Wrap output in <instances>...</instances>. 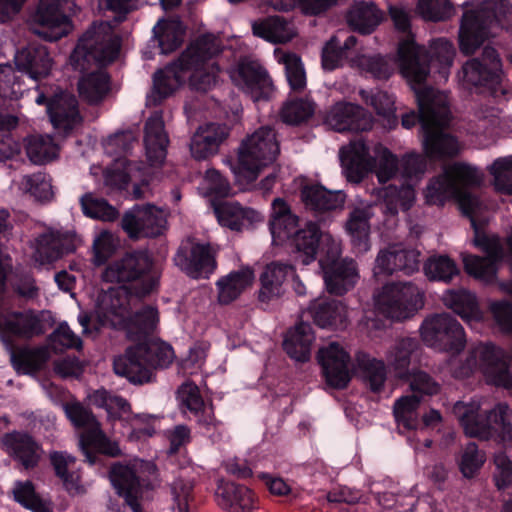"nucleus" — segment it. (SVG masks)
<instances>
[{
  "instance_id": "obj_46",
  "label": "nucleus",
  "mask_w": 512,
  "mask_h": 512,
  "mask_svg": "<svg viewBox=\"0 0 512 512\" xmlns=\"http://www.w3.org/2000/svg\"><path fill=\"white\" fill-rule=\"evenodd\" d=\"M301 195L307 207L318 211L340 208L345 201L341 191H329L320 185L305 186Z\"/></svg>"
},
{
  "instance_id": "obj_6",
  "label": "nucleus",
  "mask_w": 512,
  "mask_h": 512,
  "mask_svg": "<svg viewBox=\"0 0 512 512\" xmlns=\"http://www.w3.org/2000/svg\"><path fill=\"white\" fill-rule=\"evenodd\" d=\"M510 356L502 348L487 342L475 345L464 362L451 358L448 370L455 378H466L479 371L488 384L510 389L512 387V373L509 368Z\"/></svg>"
},
{
  "instance_id": "obj_26",
  "label": "nucleus",
  "mask_w": 512,
  "mask_h": 512,
  "mask_svg": "<svg viewBox=\"0 0 512 512\" xmlns=\"http://www.w3.org/2000/svg\"><path fill=\"white\" fill-rule=\"evenodd\" d=\"M215 501L226 512H255L257 509L255 495L249 488L224 480L217 484Z\"/></svg>"
},
{
  "instance_id": "obj_11",
  "label": "nucleus",
  "mask_w": 512,
  "mask_h": 512,
  "mask_svg": "<svg viewBox=\"0 0 512 512\" xmlns=\"http://www.w3.org/2000/svg\"><path fill=\"white\" fill-rule=\"evenodd\" d=\"M120 39L113 32L109 22L93 24L79 39L70 56V63L75 70L84 71L92 64L112 62L118 55Z\"/></svg>"
},
{
  "instance_id": "obj_56",
  "label": "nucleus",
  "mask_w": 512,
  "mask_h": 512,
  "mask_svg": "<svg viewBox=\"0 0 512 512\" xmlns=\"http://www.w3.org/2000/svg\"><path fill=\"white\" fill-rule=\"evenodd\" d=\"M28 158L34 164H44L58 156L59 147L50 136H30L25 140Z\"/></svg>"
},
{
  "instance_id": "obj_49",
  "label": "nucleus",
  "mask_w": 512,
  "mask_h": 512,
  "mask_svg": "<svg viewBox=\"0 0 512 512\" xmlns=\"http://www.w3.org/2000/svg\"><path fill=\"white\" fill-rule=\"evenodd\" d=\"M421 397L405 395L397 399L393 405V413L400 430H416L420 426L418 409Z\"/></svg>"
},
{
  "instance_id": "obj_14",
  "label": "nucleus",
  "mask_w": 512,
  "mask_h": 512,
  "mask_svg": "<svg viewBox=\"0 0 512 512\" xmlns=\"http://www.w3.org/2000/svg\"><path fill=\"white\" fill-rule=\"evenodd\" d=\"M87 398L91 405L105 409L111 420L123 418L130 412V405L126 399L103 388L90 392ZM125 419L131 428L129 438L135 441L153 436L159 422V417L151 414L127 415Z\"/></svg>"
},
{
  "instance_id": "obj_42",
  "label": "nucleus",
  "mask_w": 512,
  "mask_h": 512,
  "mask_svg": "<svg viewBox=\"0 0 512 512\" xmlns=\"http://www.w3.org/2000/svg\"><path fill=\"white\" fill-rule=\"evenodd\" d=\"M297 222L298 217L291 213L288 204L281 198L274 199L270 220L273 242L275 244H282L289 240L297 226Z\"/></svg>"
},
{
  "instance_id": "obj_29",
  "label": "nucleus",
  "mask_w": 512,
  "mask_h": 512,
  "mask_svg": "<svg viewBox=\"0 0 512 512\" xmlns=\"http://www.w3.org/2000/svg\"><path fill=\"white\" fill-rule=\"evenodd\" d=\"M47 112L53 126L64 133L72 130L81 121L74 95L61 92L48 101Z\"/></svg>"
},
{
  "instance_id": "obj_58",
  "label": "nucleus",
  "mask_w": 512,
  "mask_h": 512,
  "mask_svg": "<svg viewBox=\"0 0 512 512\" xmlns=\"http://www.w3.org/2000/svg\"><path fill=\"white\" fill-rule=\"evenodd\" d=\"M357 361L362 376L370 389L373 392L382 391L387 378L384 362L368 355H360Z\"/></svg>"
},
{
  "instance_id": "obj_63",
  "label": "nucleus",
  "mask_w": 512,
  "mask_h": 512,
  "mask_svg": "<svg viewBox=\"0 0 512 512\" xmlns=\"http://www.w3.org/2000/svg\"><path fill=\"white\" fill-rule=\"evenodd\" d=\"M314 113V103L309 99H293L287 101L281 112L282 120L297 125L308 120Z\"/></svg>"
},
{
  "instance_id": "obj_52",
  "label": "nucleus",
  "mask_w": 512,
  "mask_h": 512,
  "mask_svg": "<svg viewBox=\"0 0 512 512\" xmlns=\"http://www.w3.org/2000/svg\"><path fill=\"white\" fill-rule=\"evenodd\" d=\"M417 347V342L412 338L397 340L386 354L389 366L393 369L395 376L404 379L408 376V366L411 355Z\"/></svg>"
},
{
  "instance_id": "obj_41",
  "label": "nucleus",
  "mask_w": 512,
  "mask_h": 512,
  "mask_svg": "<svg viewBox=\"0 0 512 512\" xmlns=\"http://www.w3.org/2000/svg\"><path fill=\"white\" fill-rule=\"evenodd\" d=\"M254 281V272L249 267L232 271L217 282L218 301L229 304L236 300Z\"/></svg>"
},
{
  "instance_id": "obj_25",
  "label": "nucleus",
  "mask_w": 512,
  "mask_h": 512,
  "mask_svg": "<svg viewBox=\"0 0 512 512\" xmlns=\"http://www.w3.org/2000/svg\"><path fill=\"white\" fill-rule=\"evenodd\" d=\"M68 233L54 228H45L30 241L33 261L42 266L58 260L66 250Z\"/></svg>"
},
{
  "instance_id": "obj_53",
  "label": "nucleus",
  "mask_w": 512,
  "mask_h": 512,
  "mask_svg": "<svg viewBox=\"0 0 512 512\" xmlns=\"http://www.w3.org/2000/svg\"><path fill=\"white\" fill-rule=\"evenodd\" d=\"M163 54L177 49L183 41L184 27L178 19L159 20L153 28Z\"/></svg>"
},
{
  "instance_id": "obj_16",
  "label": "nucleus",
  "mask_w": 512,
  "mask_h": 512,
  "mask_svg": "<svg viewBox=\"0 0 512 512\" xmlns=\"http://www.w3.org/2000/svg\"><path fill=\"white\" fill-rule=\"evenodd\" d=\"M426 157L429 158L426 154L422 156L411 153L403 158V173L409 183L401 187L390 185L383 189L382 210L384 214L395 216L399 210L406 211L413 205L415 200L413 182H416L426 171Z\"/></svg>"
},
{
  "instance_id": "obj_36",
  "label": "nucleus",
  "mask_w": 512,
  "mask_h": 512,
  "mask_svg": "<svg viewBox=\"0 0 512 512\" xmlns=\"http://www.w3.org/2000/svg\"><path fill=\"white\" fill-rule=\"evenodd\" d=\"M110 480L118 494L125 498V501L133 512H142V508L138 502L142 490L135 470L126 465H114L110 472Z\"/></svg>"
},
{
  "instance_id": "obj_33",
  "label": "nucleus",
  "mask_w": 512,
  "mask_h": 512,
  "mask_svg": "<svg viewBox=\"0 0 512 512\" xmlns=\"http://www.w3.org/2000/svg\"><path fill=\"white\" fill-rule=\"evenodd\" d=\"M255 36L273 44H285L297 36L294 22L282 16H269L252 23Z\"/></svg>"
},
{
  "instance_id": "obj_24",
  "label": "nucleus",
  "mask_w": 512,
  "mask_h": 512,
  "mask_svg": "<svg viewBox=\"0 0 512 512\" xmlns=\"http://www.w3.org/2000/svg\"><path fill=\"white\" fill-rule=\"evenodd\" d=\"M327 383L334 388H345L350 381V356L336 342L322 347L318 353Z\"/></svg>"
},
{
  "instance_id": "obj_7",
  "label": "nucleus",
  "mask_w": 512,
  "mask_h": 512,
  "mask_svg": "<svg viewBox=\"0 0 512 512\" xmlns=\"http://www.w3.org/2000/svg\"><path fill=\"white\" fill-rule=\"evenodd\" d=\"M280 152L273 128L263 126L244 138L238 148V158L225 161L239 183L257 179L263 168L272 164Z\"/></svg>"
},
{
  "instance_id": "obj_27",
  "label": "nucleus",
  "mask_w": 512,
  "mask_h": 512,
  "mask_svg": "<svg viewBox=\"0 0 512 512\" xmlns=\"http://www.w3.org/2000/svg\"><path fill=\"white\" fill-rule=\"evenodd\" d=\"M228 135L229 129L223 124L208 123L200 126L191 138L192 156L197 160H204L216 154Z\"/></svg>"
},
{
  "instance_id": "obj_30",
  "label": "nucleus",
  "mask_w": 512,
  "mask_h": 512,
  "mask_svg": "<svg viewBox=\"0 0 512 512\" xmlns=\"http://www.w3.org/2000/svg\"><path fill=\"white\" fill-rule=\"evenodd\" d=\"M144 144L146 156L151 165L161 164L167 153L168 135L164 128L161 112H154L146 121Z\"/></svg>"
},
{
  "instance_id": "obj_32",
  "label": "nucleus",
  "mask_w": 512,
  "mask_h": 512,
  "mask_svg": "<svg viewBox=\"0 0 512 512\" xmlns=\"http://www.w3.org/2000/svg\"><path fill=\"white\" fill-rule=\"evenodd\" d=\"M322 273L327 291L335 295H343L353 289L360 278L356 262L348 258L322 270Z\"/></svg>"
},
{
  "instance_id": "obj_12",
  "label": "nucleus",
  "mask_w": 512,
  "mask_h": 512,
  "mask_svg": "<svg viewBox=\"0 0 512 512\" xmlns=\"http://www.w3.org/2000/svg\"><path fill=\"white\" fill-rule=\"evenodd\" d=\"M63 408L71 423L77 428L84 429L79 438V446L90 464H94L97 458L90 449L110 457L120 455L121 450L118 443L111 441L105 435L95 416L81 403L69 402Z\"/></svg>"
},
{
  "instance_id": "obj_64",
  "label": "nucleus",
  "mask_w": 512,
  "mask_h": 512,
  "mask_svg": "<svg viewBox=\"0 0 512 512\" xmlns=\"http://www.w3.org/2000/svg\"><path fill=\"white\" fill-rule=\"evenodd\" d=\"M489 171L493 176L495 188L500 192L512 194V155L494 160Z\"/></svg>"
},
{
  "instance_id": "obj_38",
  "label": "nucleus",
  "mask_w": 512,
  "mask_h": 512,
  "mask_svg": "<svg viewBox=\"0 0 512 512\" xmlns=\"http://www.w3.org/2000/svg\"><path fill=\"white\" fill-rule=\"evenodd\" d=\"M293 275V266L279 262H273L266 266L260 277L261 289L259 300L269 302L280 297L284 293V282Z\"/></svg>"
},
{
  "instance_id": "obj_48",
  "label": "nucleus",
  "mask_w": 512,
  "mask_h": 512,
  "mask_svg": "<svg viewBox=\"0 0 512 512\" xmlns=\"http://www.w3.org/2000/svg\"><path fill=\"white\" fill-rule=\"evenodd\" d=\"M349 64L361 72L369 73L379 80H387L395 71V63L392 58L381 55L359 54L351 58Z\"/></svg>"
},
{
  "instance_id": "obj_8",
  "label": "nucleus",
  "mask_w": 512,
  "mask_h": 512,
  "mask_svg": "<svg viewBox=\"0 0 512 512\" xmlns=\"http://www.w3.org/2000/svg\"><path fill=\"white\" fill-rule=\"evenodd\" d=\"M372 153L361 139L340 150L343 173L349 182H361L370 171H375L381 183L395 175L397 159L387 148L375 145Z\"/></svg>"
},
{
  "instance_id": "obj_34",
  "label": "nucleus",
  "mask_w": 512,
  "mask_h": 512,
  "mask_svg": "<svg viewBox=\"0 0 512 512\" xmlns=\"http://www.w3.org/2000/svg\"><path fill=\"white\" fill-rule=\"evenodd\" d=\"M219 224L234 231H241L262 221V216L254 209L241 206L237 202H224L214 207Z\"/></svg>"
},
{
  "instance_id": "obj_44",
  "label": "nucleus",
  "mask_w": 512,
  "mask_h": 512,
  "mask_svg": "<svg viewBox=\"0 0 512 512\" xmlns=\"http://www.w3.org/2000/svg\"><path fill=\"white\" fill-rule=\"evenodd\" d=\"M50 358L49 349L45 346H23L10 353L13 368L18 374L32 375L40 370Z\"/></svg>"
},
{
  "instance_id": "obj_15",
  "label": "nucleus",
  "mask_w": 512,
  "mask_h": 512,
  "mask_svg": "<svg viewBox=\"0 0 512 512\" xmlns=\"http://www.w3.org/2000/svg\"><path fill=\"white\" fill-rule=\"evenodd\" d=\"M458 78L465 87H487L494 97H506L509 94L502 87L503 73L499 56L490 47L484 49L482 60L474 58L467 61L458 73Z\"/></svg>"
},
{
  "instance_id": "obj_39",
  "label": "nucleus",
  "mask_w": 512,
  "mask_h": 512,
  "mask_svg": "<svg viewBox=\"0 0 512 512\" xmlns=\"http://www.w3.org/2000/svg\"><path fill=\"white\" fill-rule=\"evenodd\" d=\"M309 313L322 328H342L348 317L346 306L337 300H314L309 307Z\"/></svg>"
},
{
  "instance_id": "obj_50",
  "label": "nucleus",
  "mask_w": 512,
  "mask_h": 512,
  "mask_svg": "<svg viewBox=\"0 0 512 512\" xmlns=\"http://www.w3.org/2000/svg\"><path fill=\"white\" fill-rule=\"evenodd\" d=\"M109 89V76L102 69L83 76L78 83L80 96L91 104L102 101Z\"/></svg>"
},
{
  "instance_id": "obj_19",
  "label": "nucleus",
  "mask_w": 512,
  "mask_h": 512,
  "mask_svg": "<svg viewBox=\"0 0 512 512\" xmlns=\"http://www.w3.org/2000/svg\"><path fill=\"white\" fill-rule=\"evenodd\" d=\"M233 84L253 101L268 99L273 90V82L267 70L256 59L244 57L228 70Z\"/></svg>"
},
{
  "instance_id": "obj_62",
  "label": "nucleus",
  "mask_w": 512,
  "mask_h": 512,
  "mask_svg": "<svg viewBox=\"0 0 512 512\" xmlns=\"http://www.w3.org/2000/svg\"><path fill=\"white\" fill-rule=\"evenodd\" d=\"M16 125L17 119L14 116L0 114V161L20 153L21 145L9 133Z\"/></svg>"
},
{
  "instance_id": "obj_37",
  "label": "nucleus",
  "mask_w": 512,
  "mask_h": 512,
  "mask_svg": "<svg viewBox=\"0 0 512 512\" xmlns=\"http://www.w3.org/2000/svg\"><path fill=\"white\" fill-rule=\"evenodd\" d=\"M372 215L370 207H358L350 212L345 222V231L357 253L363 254L371 248L369 221Z\"/></svg>"
},
{
  "instance_id": "obj_22",
  "label": "nucleus",
  "mask_w": 512,
  "mask_h": 512,
  "mask_svg": "<svg viewBox=\"0 0 512 512\" xmlns=\"http://www.w3.org/2000/svg\"><path fill=\"white\" fill-rule=\"evenodd\" d=\"M153 261L145 250L126 253L110 263L102 273V279L110 283L131 282L142 278L152 269Z\"/></svg>"
},
{
  "instance_id": "obj_51",
  "label": "nucleus",
  "mask_w": 512,
  "mask_h": 512,
  "mask_svg": "<svg viewBox=\"0 0 512 512\" xmlns=\"http://www.w3.org/2000/svg\"><path fill=\"white\" fill-rule=\"evenodd\" d=\"M274 57L279 64L284 66L290 88L295 92L304 90L306 87V73L300 57L281 48L274 50Z\"/></svg>"
},
{
  "instance_id": "obj_43",
  "label": "nucleus",
  "mask_w": 512,
  "mask_h": 512,
  "mask_svg": "<svg viewBox=\"0 0 512 512\" xmlns=\"http://www.w3.org/2000/svg\"><path fill=\"white\" fill-rule=\"evenodd\" d=\"M314 339L315 336L311 325L300 322L286 333L283 347L292 359L306 361L309 359Z\"/></svg>"
},
{
  "instance_id": "obj_60",
  "label": "nucleus",
  "mask_w": 512,
  "mask_h": 512,
  "mask_svg": "<svg viewBox=\"0 0 512 512\" xmlns=\"http://www.w3.org/2000/svg\"><path fill=\"white\" fill-rule=\"evenodd\" d=\"M117 166H123V170L117 167L105 174V182L110 186L123 189L130 181L142 175L141 167L135 162L117 159Z\"/></svg>"
},
{
  "instance_id": "obj_21",
  "label": "nucleus",
  "mask_w": 512,
  "mask_h": 512,
  "mask_svg": "<svg viewBox=\"0 0 512 512\" xmlns=\"http://www.w3.org/2000/svg\"><path fill=\"white\" fill-rule=\"evenodd\" d=\"M175 264L192 278L206 277L212 273L215 260L209 244L183 241L174 256Z\"/></svg>"
},
{
  "instance_id": "obj_20",
  "label": "nucleus",
  "mask_w": 512,
  "mask_h": 512,
  "mask_svg": "<svg viewBox=\"0 0 512 512\" xmlns=\"http://www.w3.org/2000/svg\"><path fill=\"white\" fill-rule=\"evenodd\" d=\"M166 214L154 205H135L122 217L121 226L131 239L156 237L166 227Z\"/></svg>"
},
{
  "instance_id": "obj_28",
  "label": "nucleus",
  "mask_w": 512,
  "mask_h": 512,
  "mask_svg": "<svg viewBox=\"0 0 512 512\" xmlns=\"http://www.w3.org/2000/svg\"><path fill=\"white\" fill-rule=\"evenodd\" d=\"M14 62L18 71L35 81L48 76L52 68V59L42 45L31 44L17 51Z\"/></svg>"
},
{
  "instance_id": "obj_31",
  "label": "nucleus",
  "mask_w": 512,
  "mask_h": 512,
  "mask_svg": "<svg viewBox=\"0 0 512 512\" xmlns=\"http://www.w3.org/2000/svg\"><path fill=\"white\" fill-rule=\"evenodd\" d=\"M441 300L445 307L452 310L469 325L483 319V312L479 307L476 295L465 288L447 289L443 292Z\"/></svg>"
},
{
  "instance_id": "obj_10",
  "label": "nucleus",
  "mask_w": 512,
  "mask_h": 512,
  "mask_svg": "<svg viewBox=\"0 0 512 512\" xmlns=\"http://www.w3.org/2000/svg\"><path fill=\"white\" fill-rule=\"evenodd\" d=\"M389 15L395 29L401 34L397 49L400 73L410 82L424 80L430 69L425 49L416 44L411 31V10L403 6H391Z\"/></svg>"
},
{
  "instance_id": "obj_57",
  "label": "nucleus",
  "mask_w": 512,
  "mask_h": 512,
  "mask_svg": "<svg viewBox=\"0 0 512 512\" xmlns=\"http://www.w3.org/2000/svg\"><path fill=\"white\" fill-rule=\"evenodd\" d=\"M426 277L431 281L449 283L459 274L457 264L446 255H433L424 263Z\"/></svg>"
},
{
  "instance_id": "obj_4",
  "label": "nucleus",
  "mask_w": 512,
  "mask_h": 512,
  "mask_svg": "<svg viewBox=\"0 0 512 512\" xmlns=\"http://www.w3.org/2000/svg\"><path fill=\"white\" fill-rule=\"evenodd\" d=\"M424 80L408 83L415 92L419 114L410 111L402 116V126L410 129L420 123L423 150L430 159L453 157L460 151L458 140L444 131L450 122L448 96L431 87H422Z\"/></svg>"
},
{
  "instance_id": "obj_3",
  "label": "nucleus",
  "mask_w": 512,
  "mask_h": 512,
  "mask_svg": "<svg viewBox=\"0 0 512 512\" xmlns=\"http://www.w3.org/2000/svg\"><path fill=\"white\" fill-rule=\"evenodd\" d=\"M221 51V42L212 34L198 37L182 53L179 60L155 73L153 90L147 96V104L158 105L174 93L187 80L192 89L207 91L215 84L219 68L214 57Z\"/></svg>"
},
{
  "instance_id": "obj_17",
  "label": "nucleus",
  "mask_w": 512,
  "mask_h": 512,
  "mask_svg": "<svg viewBox=\"0 0 512 512\" xmlns=\"http://www.w3.org/2000/svg\"><path fill=\"white\" fill-rule=\"evenodd\" d=\"M75 13L72 0H40L31 18L32 31L48 41H56L67 35L72 26L66 12Z\"/></svg>"
},
{
  "instance_id": "obj_23",
  "label": "nucleus",
  "mask_w": 512,
  "mask_h": 512,
  "mask_svg": "<svg viewBox=\"0 0 512 512\" xmlns=\"http://www.w3.org/2000/svg\"><path fill=\"white\" fill-rule=\"evenodd\" d=\"M324 121L337 132H362L370 130L373 126V117L369 112L359 105L348 102H337L331 106Z\"/></svg>"
},
{
  "instance_id": "obj_1",
  "label": "nucleus",
  "mask_w": 512,
  "mask_h": 512,
  "mask_svg": "<svg viewBox=\"0 0 512 512\" xmlns=\"http://www.w3.org/2000/svg\"><path fill=\"white\" fill-rule=\"evenodd\" d=\"M136 300L124 286L109 288L99 296L97 310L104 323L125 329L130 339L139 341L115 358L113 367L117 375L142 384L151 380L153 369L172 363L174 351L167 343L146 339L158 324V311L147 306L132 315L130 308Z\"/></svg>"
},
{
  "instance_id": "obj_45",
  "label": "nucleus",
  "mask_w": 512,
  "mask_h": 512,
  "mask_svg": "<svg viewBox=\"0 0 512 512\" xmlns=\"http://www.w3.org/2000/svg\"><path fill=\"white\" fill-rule=\"evenodd\" d=\"M382 12L371 1H356L347 14L349 26L363 34H369L382 21Z\"/></svg>"
},
{
  "instance_id": "obj_59",
  "label": "nucleus",
  "mask_w": 512,
  "mask_h": 512,
  "mask_svg": "<svg viewBox=\"0 0 512 512\" xmlns=\"http://www.w3.org/2000/svg\"><path fill=\"white\" fill-rule=\"evenodd\" d=\"M18 187L39 201H49L54 194L51 177L42 172L22 176Z\"/></svg>"
},
{
  "instance_id": "obj_18",
  "label": "nucleus",
  "mask_w": 512,
  "mask_h": 512,
  "mask_svg": "<svg viewBox=\"0 0 512 512\" xmlns=\"http://www.w3.org/2000/svg\"><path fill=\"white\" fill-rule=\"evenodd\" d=\"M424 343L439 351L458 354L466 344L462 325L450 314H436L426 318L420 328Z\"/></svg>"
},
{
  "instance_id": "obj_61",
  "label": "nucleus",
  "mask_w": 512,
  "mask_h": 512,
  "mask_svg": "<svg viewBox=\"0 0 512 512\" xmlns=\"http://www.w3.org/2000/svg\"><path fill=\"white\" fill-rule=\"evenodd\" d=\"M82 210L85 215L102 221H113L118 216V211L106 200L86 194L81 198Z\"/></svg>"
},
{
  "instance_id": "obj_2",
  "label": "nucleus",
  "mask_w": 512,
  "mask_h": 512,
  "mask_svg": "<svg viewBox=\"0 0 512 512\" xmlns=\"http://www.w3.org/2000/svg\"><path fill=\"white\" fill-rule=\"evenodd\" d=\"M481 175L470 165L455 163L433 179L425 190L426 202L431 205H443L450 198H456L462 213L470 219L474 229V245L486 256L464 255L463 263L468 274L485 282L496 279L498 264L505 251L498 235L488 233L484 226L489 222L488 208L477 196L466 188L479 184Z\"/></svg>"
},
{
  "instance_id": "obj_35",
  "label": "nucleus",
  "mask_w": 512,
  "mask_h": 512,
  "mask_svg": "<svg viewBox=\"0 0 512 512\" xmlns=\"http://www.w3.org/2000/svg\"><path fill=\"white\" fill-rule=\"evenodd\" d=\"M1 442L6 452L26 469L37 465L42 451L29 435L19 432L7 433L2 437Z\"/></svg>"
},
{
  "instance_id": "obj_54",
  "label": "nucleus",
  "mask_w": 512,
  "mask_h": 512,
  "mask_svg": "<svg viewBox=\"0 0 512 512\" xmlns=\"http://www.w3.org/2000/svg\"><path fill=\"white\" fill-rule=\"evenodd\" d=\"M12 493L16 502L32 512H53L52 502L36 493L31 481H16Z\"/></svg>"
},
{
  "instance_id": "obj_47",
  "label": "nucleus",
  "mask_w": 512,
  "mask_h": 512,
  "mask_svg": "<svg viewBox=\"0 0 512 512\" xmlns=\"http://www.w3.org/2000/svg\"><path fill=\"white\" fill-rule=\"evenodd\" d=\"M50 460L56 475L62 480L70 494H83L86 491L84 485L80 483L79 474L74 469V457L65 452H53L50 455Z\"/></svg>"
},
{
  "instance_id": "obj_13",
  "label": "nucleus",
  "mask_w": 512,
  "mask_h": 512,
  "mask_svg": "<svg viewBox=\"0 0 512 512\" xmlns=\"http://www.w3.org/2000/svg\"><path fill=\"white\" fill-rule=\"evenodd\" d=\"M374 305L385 317L403 321L423 308L424 293L412 282L388 283L374 295Z\"/></svg>"
},
{
  "instance_id": "obj_40",
  "label": "nucleus",
  "mask_w": 512,
  "mask_h": 512,
  "mask_svg": "<svg viewBox=\"0 0 512 512\" xmlns=\"http://www.w3.org/2000/svg\"><path fill=\"white\" fill-rule=\"evenodd\" d=\"M322 234L318 225L313 222H307L301 229H298L297 225L290 237L296 248V260L303 265H308L313 262L316 258Z\"/></svg>"
},
{
  "instance_id": "obj_55",
  "label": "nucleus",
  "mask_w": 512,
  "mask_h": 512,
  "mask_svg": "<svg viewBox=\"0 0 512 512\" xmlns=\"http://www.w3.org/2000/svg\"><path fill=\"white\" fill-rule=\"evenodd\" d=\"M429 54L430 65L437 69L440 80L446 82L455 57L453 44L445 38L433 40Z\"/></svg>"
},
{
  "instance_id": "obj_9",
  "label": "nucleus",
  "mask_w": 512,
  "mask_h": 512,
  "mask_svg": "<svg viewBox=\"0 0 512 512\" xmlns=\"http://www.w3.org/2000/svg\"><path fill=\"white\" fill-rule=\"evenodd\" d=\"M480 400L469 403L457 402L453 413L458 418L466 435L480 439H490L495 435L504 444L512 443L511 410L508 404L498 403L485 417H481Z\"/></svg>"
},
{
  "instance_id": "obj_5",
  "label": "nucleus",
  "mask_w": 512,
  "mask_h": 512,
  "mask_svg": "<svg viewBox=\"0 0 512 512\" xmlns=\"http://www.w3.org/2000/svg\"><path fill=\"white\" fill-rule=\"evenodd\" d=\"M499 24L512 30V5L510 0H486L466 10L459 29V45L462 53L473 54L483 42L493 35V28Z\"/></svg>"
}]
</instances>
